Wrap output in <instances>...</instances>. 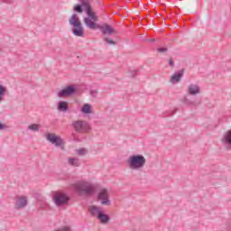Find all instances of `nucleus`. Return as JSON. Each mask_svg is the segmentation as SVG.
<instances>
[{
  "label": "nucleus",
  "mask_w": 231,
  "mask_h": 231,
  "mask_svg": "<svg viewBox=\"0 0 231 231\" xmlns=\"http://www.w3.org/2000/svg\"><path fill=\"white\" fill-rule=\"evenodd\" d=\"M77 93V88L75 85H69L58 93L59 98H66V97H71Z\"/></svg>",
  "instance_id": "6e6552de"
},
{
  "label": "nucleus",
  "mask_w": 231,
  "mask_h": 231,
  "mask_svg": "<svg viewBox=\"0 0 231 231\" xmlns=\"http://www.w3.org/2000/svg\"><path fill=\"white\" fill-rule=\"evenodd\" d=\"M169 65L171 66V68H174V60H172V58L169 60Z\"/></svg>",
  "instance_id": "cd10ccee"
},
{
  "label": "nucleus",
  "mask_w": 231,
  "mask_h": 231,
  "mask_svg": "<svg viewBox=\"0 0 231 231\" xmlns=\"http://www.w3.org/2000/svg\"><path fill=\"white\" fill-rule=\"evenodd\" d=\"M88 210L91 214V216H94L95 217H98L100 214H102V208L97 207V206H90L88 208Z\"/></svg>",
  "instance_id": "4468645a"
},
{
  "label": "nucleus",
  "mask_w": 231,
  "mask_h": 231,
  "mask_svg": "<svg viewBox=\"0 0 231 231\" xmlns=\"http://www.w3.org/2000/svg\"><path fill=\"white\" fill-rule=\"evenodd\" d=\"M5 129H8V125L0 123V131H5Z\"/></svg>",
  "instance_id": "a878e982"
},
{
  "label": "nucleus",
  "mask_w": 231,
  "mask_h": 231,
  "mask_svg": "<svg viewBox=\"0 0 231 231\" xmlns=\"http://www.w3.org/2000/svg\"><path fill=\"white\" fill-rule=\"evenodd\" d=\"M157 51L159 53H167V51H169V49H167L165 47H162V48L157 49Z\"/></svg>",
  "instance_id": "b1692460"
},
{
  "label": "nucleus",
  "mask_w": 231,
  "mask_h": 231,
  "mask_svg": "<svg viewBox=\"0 0 231 231\" xmlns=\"http://www.w3.org/2000/svg\"><path fill=\"white\" fill-rule=\"evenodd\" d=\"M47 140L55 147H60L62 151H64V141L60 136L56 135L55 134H48Z\"/></svg>",
  "instance_id": "0eeeda50"
},
{
  "label": "nucleus",
  "mask_w": 231,
  "mask_h": 231,
  "mask_svg": "<svg viewBox=\"0 0 231 231\" xmlns=\"http://www.w3.org/2000/svg\"><path fill=\"white\" fill-rule=\"evenodd\" d=\"M188 92L189 93V95L195 96L199 95V93H201V89L197 84H190L188 87Z\"/></svg>",
  "instance_id": "ddd939ff"
},
{
  "label": "nucleus",
  "mask_w": 231,
  "mask_h": 231,
  "mask_svg": "<svg viewBox=\"0 0 231 231\" xmlns=\"http://www.w3.org/2000/svg\"><path fill=\"white\" fill-rule=\"evenodd\" d=\"M144 42H155V39H144Z\"/></svg>",
  "instance_id": "c85d7f7f"
},
{
  "label": "nucleus",
  "mask_w": 231,
  "mask_h": 231,
  "mask_svg": "<svg viewBox=\"0 0 231 231\" xmlns=\"http://www.w3.org/2000/svg\"><path fill=\"white\" fill-rule=\"evenodd\" d=\"M185 73V69H182L179 70L178 72H175L170 79V82L171 84H178V82L181 81V79L183 78V75Z\"/></svg>",
  "instance_id": "9b49d317"
},
{
  "label": "nucleus",
  "mask_w": 231,
  "mask_h": 231,
  "mask_svg": "<svg viewBox=\"0 0 231 231\" xmlns=\"http://www.w3.org/2000/svg\"><path fill=\"white\" fill-rule=\"evenodd\" d=\"M54 231H70L69 226H63L61 228L56 229Z\"/></svg>",
  "instance_id": "393cba45"
},
{
  "label": "nucleus",
  "mask_w": 231,
  "mask_h": 231,
  "mask_svg": "<svg viewBox=\"0 0 231 231\" xmlns=\"http://www.w3.org/2000/svg\"><path fill=\"white\" fill-rule=\"evenodd\" d=\"M81 111L85 114V115H90L91 113V105L89 104H85L82 108Z\"/></svg>",
  "instance_id": "a211bd4d"
},
{
  "label": "nucleus",
  "mask_w": 231,
  "mask_h": 231,
  "mask_svg": "<svg viewBox=\"0 0 231 231\" xmlns=\"http://www.w3.org/2000/svg\"><path fill=\"white\" fill-rule=\"evenodd\" d=\"M224 141L227 145H231V130L227 131L224 135Z\"/></svg>",
  "instance_id": "6ab92c4d"
},
{
  "label": "nucleus",
  "mask_w": 231,
  "mask_h": 231,
  "mask_svg": "<svg viewBox=\"0 0 231 231\" xmlns=\"http://www.w3.org/2000/svg\"><path fill=\"white\" fill-rule=\"evenodd\" d=\"M97 199L101 201V205H111V200H109V193H107V189H101L97 195Z\"/></svg>",
  "instance_id": "1a4fd4ad"
},
{
  "label": "nucleus",
  "mask_w": 231,
  "mask_h": 231,
  "mask_svg": "<svg viewBox=\"0 0 231 231\" xmlns=\"http://www.w3.org/2000/svg\"><path fill=\"white\" fill-rule=\"evenodd\" d=\"M69 24L73 26L71 32L73 35L76 37H84V26L82 25V22H80V18L77 14H73L69 19Z\"/></svg>",
  "instance_id": "7ed1b4c3"
},
{
  "label": "nucleus",
  "mask_w": 231,
  "mask_h": 231,
  "mask_svg": "<svg viewBox=\"0 0 231 231\" xmlns=\"http://www.w3.org/2000/svg\"><path fill=\"white\" fill-rule=\"evenodd\" d=\"M5 93H6V88H5L3 85H0V102H3L5 99Z\"/></svg>",
  "instance_id": "412c9836"
},
{
  "label": "nucleus",
  "mask_w": 231,
  "mask_h": 231,
  "mask_svg": "<svg viewBox=\"0 0 231 231\" xmlns=\"http://www.w3.org/2000/svg\"><path fill=\"white\" fill-rule=\"evenodd\" d=\"M69 165L72 167H80V161L77 158H69Z\"/></svg>",
  "instance_id": "f3484780"
},
{
  "label": "nucleus",
  "mask_w": 231,
  "mask_h": 231,
  "mask_svg": "<svg viewBox=\"0 0 231 231\" xmlns=\"http://www.w3.org/2000/svg\"><path fill=\"white\" fill-rule=\"evenodd\" d=\"M41 125L38 124H32L28 126L29 131H33L34 133L39 132Z\"/></svg>",
  "instance_id": "aec40b11"
},
{
  "label": "nucleus",
  "mask_w": 231,
  "mask_h": 231,
  "mask_svg": "<svg viewBox=\"0 0 231 231\" xmlns=\"http://www.w3.org/2000/svg\"><path fill=\"white\" fill-rule=\"evenodd\" d=\"M26 205H28V199L26 197H16V201L14 204V208L16 210H21V208H24Z\"/></svg>",
  "instance_id": "9d476101"
},
{
  "label": "nucleus",
  "mask_w": 231,
  "mask_h": 231,
  "mask_svg": "<svg viewBox=\"0 0 231 231\" xmlns=\"http://www.w3.org/2000/svg\"><path fill=\"white\" fill-rule=\"evenodd\" d=\"M97 219H99L102 225H107V223H109L111 218L108 217V215H106L103 211L102 213H99Z\"/></svg>",
  "instance_id": "dca6fc26"
},
{
  "label": "nucleus",
  "mask_w": 231,
  "mask_h": 231,
  "mask_svg": "<svg viewBox=\"0 0 231 231\" xmlns=\"http://www.w3.org/2000/svg\"><path fill=\"white\" fill-rule=\"evenodd\" d=\"M81 4L75 5L73 7V11L76 14H87L88 17L84 18V24L89 30H97L98 25L97 22L98 21V16L97 14L93 12V7H91V4H89V0H80Z\"/></svg>",
  "instance_id": "f257e3e1"
},
{
  "label": "nucleus",
  "mask_w": 231,
  "mask_h": 231,
  "mask_svg": "<svg viewBox=\"0 0 231 231\" xmlns=\"http://www.w3.org/2000/svg\"><path fill=\"white\" fill-rule=\"evenodd\" d=\"M90 95H91L92 97H97V95H98V90H91V91H90Z\"/></svg>",
  "instance_id": "bb28decb"
},
{
  "label": "nucleus",
  "mask_w": 231,
  "mask_h": 231,
  "mask_svg": "<svg viewBox=\"0 0 231 231\" xmlns=\"http://www.w3.org/2000/svg\"><path fill=\"white\" fill-rule=\"evenodd\" d=\"M69 109V104L68 101H60L58 103V110H60L61 113H66Z\"/></svg>",
  "instance_id": "2eb2a0df"
},
{
  "label": "nucleus",
  "mask_w": 231,
  "mask_h": 231,
  "mask_svg": "<svg viewBox=\"0 0 231 231\" xmlns=\"http://www.w3.org/2000/svg\"><path fill=\"white\" fill-rule=\"evenodd\" d=\"M72 127L76 133L86 134L91 131V126L87 121L84 120H76L72 122Z\"/></svg>",
  "instance_id": "39448f33"
},
{
  "label": "nucleus",
  "mask_w": 231,
  "mask_h": 231,
  "mask_svg": "<svg viewBox=\"0 0 231 231\" xmlns=\"http://www.w3.org/2000/svg\"><path fill=\"white\" fill-rule=\"evenodd\" d=\"M75 189L79 196H91L95 192V186L89 182H79L75 185Z\"/></svg>",
  "instance_id": "20e7f679"
},
{
  "label": "nucleus",
  "mask_w": 231,
  "mask_h": 231,
  "mask_svg": "<svg viewBox=\"0 0 231 231\" xmlns=\"http://www.w3.org/2000/svg\"><path fill=\"white\" fill-rule=\"evenodd\" d=\"M52 199L57 207L68 205L69 197L63 192L56 191L53 193Z\"/></svg>",
  "instance_id": "423d86ee"
},
{
  "label": "nucleus",
  "mask_w": 231,
  "mask_h": 231,
  "mask_svg": "<svg viewBox=\"0 0 231 231\" xmlns=\"http://www.w3.org/2000/svg\"><path fill=\"white\" fill-rule=\"evenodd\" d=\"M130 77H133V78L136 77V71L133 70Z\"/></svg>",
  "instance_id": "c756f323"
},
{
  "label": "nucleus",
  "mask_w": 231,
  "mask_h": 231,
  "mask_svg": "<svg viewBox=\"0 0 231 231\" xmlns=\"http://www.w3.org/2000/svg\"><path fill=\"white\" fill-rule=\"evenodd\" d=\"M128 167L131 171H140L145 167L147 160L142 154L131 155L127 160Z\"/></svg>",
  "instance_id": "f03ea898"
},
{
  "label": "nucleus",
  "mask_w": 231,
  "mask_h": 231,
  "mask_svg": "<svg viewBox=\"0 0 231 231\" xmlns=\"http://www.w3.org/2000/svg\"><path fill=\"white\" fill-rule=\"evenodd\" d=\"M99 30H101L103 35H113V33H116V30L107 23L101 25Z\"/></svg>",
  "instance_id": "f8f14e48"
},
{
  "label": "nucleus",
  "mask_w": 231,
  "mask_h": 231,
  "mask_svg": "<svg viewBox=\"0 0 231 231\" xmlns=\"http://www.w3.org/2000/svg\"><path fill=\"white\" fill-rule=\"evenodd\" d=\"M103 41H105V42H106V44H110L113 46H116V42L111 40L109 37L103 38Z\"/></svg>",
  "instance_id": "5701e85b"
},
{
  "label": "nucleus",
  "mask_w": 231,
  "mask_h": 231,
  "mask_svg": "<svg viewBox=\"0 0 231 231\" xmlns=\"http://www.w3.org/2000/svg\"><path fill=\"white\" fill-rule=\"evenodd\" d=\"M76 152L79 156H86V154H88V149L86 148H79L76 150Z\"/></svg>",
  "instance_id": "4be33fe9"
}]
</instances>
